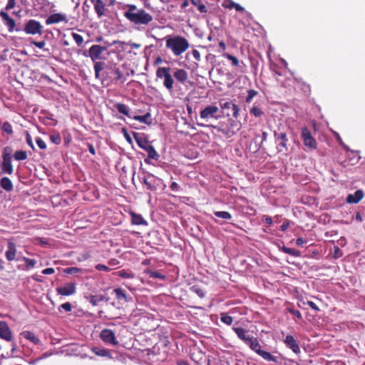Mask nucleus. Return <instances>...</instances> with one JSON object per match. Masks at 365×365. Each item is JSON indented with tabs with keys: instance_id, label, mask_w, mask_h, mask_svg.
I'll use <instances>...</instances> for the list:
<instances>
[{
	"instance_id": "obj_1",
	"label": "nucleus",
	"mask_w": 365,
	"mask_h": 365,
	"mask_svg": "<svg viewBox=\"0 0 365 365\" xmlns=\"http://www.w3.org/2000/svg\"><path fill=\"white\" fill-rule=\"evenodd\" d=\"M128 11L124 13V16L135 24L147 25L153 21V16L144 9H138L135 4H127Z\"/></svg>"
},
{
	"instance_id": "obj_2",
	"label": "nucleus",
	"mask_w": 365,
	"mask_h": 365,
	"mask_svg": "<svg viewBox=\"0 0 365 365\" xmlns=\"http://www.w3.org/2000/svg\"><path fill=\"white\" fill-rule=\"evenodd\" d=\"M190 44L188 41L180 36L168 37L166 38V48L172 51L175 56H179L188 49Z\"/></svg>"
},
{
	"instance_id": "obj_3",
	"label": "nucleus",
	"mask_w": 365,
	"mask_h": 365,
	"mask_svg": "<svg viewBox=\"0 0 365 365\" xmlns=\"http://www.w3.org/2000/svg\"><path fill=\"white\" fill-rule=\"evenodd\" d=\"M241 123L240 121L229 118L226 122L220 123L219 125L213 128L218 132L222 133L227 138L233 137L241 128Z\"/></svg>"
},
{
	"instance_id": "obj_4",
	"label": "nucleus",
	"mask_w": 365,
	"mask_h": 365,
	"mask_svg": "<svg viewBox=\"0 0 365 365\" xmlns=\"http://www.w3.org/2000/svg\"><path fill=\"white\" fill-rule=\"evenodd\" d=\"M170 67H158L156 71V77L163 79V86L169 92H173L174 79L170 73Z\"/></svg>"
},
{
	"instance_id": "obj_5",
	"label": "nucleus",
	"mask_w": 365,
	"mask_h": 365,
	"mask_svg": "<svg viewBox=\"0 0 365 365\" xmlns=\"http://www.w3.org/2000/svg\"><path fill=\"white\" fill-rule=\"evenodd\" d=\"M220 106L222 110V113L227 116L232 115L234 118H237L239 115V107L237 104L232 103V101H220Z\"/></svg>"
},
{
	"instance_id": "obj_6",
	"label": "nucleus",
	"mask_w": 365,
	"mask_h": 365,
	"mask_svg": "<svg viewBox=\"0 0 365 365\" xmlns=\"http://www.w3.org/2000/svg\"><path fill=\"white\" fill-rule=\"evenodd\" d=\"M24 31L30 35H41L43 34V26L35 19H29L24 24Z\"/></svg>"
},
{
	"instance_id": "obj_7",
	"label": "nucleus",
	"mask_w": 365,
	"mask_h": 365,
	"mask_svg": "<svg viewBox=\"0 0 365 365\" xmlns=\"http://www.w3.org/2000/svg\"><path fill=\"white\" fill-rule=\"evenodd\" d=\"M110 74L111 75V78H113V81L116 83H125L127 80V76H128V73L124 72V69L116 66L110 68Z\"/></svg>"
},
{
	"instance_id": "obj_8",
	"label": "nucleus",
	"mask_w": 365,
	"mask_h": 365,
	"mask_svg": "<svg viewBox=\"0 0 365 365\" xmlns=\"http://www.w3.org/2000/svg\"><path fill=\"white\" fill-rule=\"evenodd\" d=\"M302 139L304 145L309 149L315 150L317 148L316 140L312 136L310 130L306 127L302 129Z\"/></svg>"
},
{
	"instance_id": "obj_9",
	"label": "nucleus",
	"mask_w": 365,
	"mask_h": 365,
	"mask_svg": "<svg viewBox=\"0 0 365 365\" xmlns=\"http://www.w3.org/2000/svg\"><path fill=\"white\" fill-rule=\"evenodd\" d=\"M279 152H286L288 150V138L285 132L274 131V133Z\"/></svg>"
},
{
	"instance_id": "obj_10",
	"label": "nucleus",
	"mask_w": 365,
	"mask_h": 365,
	"mask_svg": "<svg viewBox=\"0 0 365 365\" xmlns=\"http://www.w3.org/2000/svg\"><path fill=\"white\" fill-rule=\"evenodd\" d=\"M0 17L4 23V24L8 28L9 32H13L14 31H20L21 29L19 28H16V23L13 18H11L6 11L1 10L0 11Z\"/></svg>"
},
{
	"instance_id": "obj_11",
	"label": "nucleus",
	"mask_w": 365,
	"mask_h": 365,
	"mask_svg": "<svg viewBox=\"0 0 365 365\" xmlns=\"http://www.w3.org/2000/svg\"><path fill=\"white\" fill-rule=\"evenodd\" d=\"M101 339L106 344L117 345L118 341L115 337L114 331L111 329H104L100 333Z\"/></svg>"
},
{
	"instance_id": "obj_12",
	"label": "nucleus",
	"mask_w": 365,
	"mask_h": 365,
	"mask_svg": "<svg viewBox=\"0 0 365 365\" xmlns=\"http://www.w3.org/2000/svg\"><path fill=\"white\" fill-rule=\"evenodd\" d=\"M173 77L176 79V81L181 84H185L188 83L190 86H193L194 83L188 81V73L187 72L182 68H177L173 72Z\"/></svg>"
},
{
	"instance_id": "obj_13",
	"label": "nucleus",
	"mask_w": 365,
	"mask_h": 365,
	"mask_svg": "<svg viewBox=\"0 0 365 365\" xmlns=\"http://www.w3.org/2000/svg\"><path fill=\"white\" fill-rule=\"evenodd\" d=\"M218 110L219 108L216 106H207L200 111V115L202 119L207 120L210 118H215Z\"/></svg>"
},
{
	"instance_id": "obj_14",
	"label": "nucleus",
	"mask_w": 365,
	"mask_h": 365,
	"mask_svg": "<svg viewBox=\"0 0 365 365\" xmlns=\"http://www.w3.org/2000/svg\"><path fill=\"white\" fill-rule=\"evenodd\" d=\"M106 50V47L95 44L89 48L88 55L91 60L95 62L96 61L101 58V55Z\"/></svg>"
},
{
	"instance_id": "obj_15",
	"label": "nucleus",
	"mask_w": 365,
	"mask_h": 365,
	"mask_svg": "<svg viewBox=\"0 0 365 365\" xmlns=\"http://www.w3.org/2000/svg\"><path fill=\"white\" fill-rule=\"evenodd\" d=\"M59 22H68L66 14L61 13H55L48 16L46 19V24L47 25L58 24Z\"/></svg>"
},
{
	"instance_id": "obj_16",
	"label": "nucleus",
	"mask_w": 365,
	"mask_h": 365,
	"mask_svg": "<svg viewBox=\"0 0 365 365\" xmlns=\"http://www.w3.org/2000/svg\"><path fill=\"white\" fill-rule=\"evenodd\" d=\"M286 346L290 349L294 354H298L301 352L299 346L293 336L287 335L284 340Z\"/></svg>"
},
{
	"instance_id": "obj_17",
	"label": "nucleus",
	"mask_w": 365,
	"mask_h": 365,
	"mask_svg": "<svg viewBox=\"0 0 365 365\" xmlns=\"http://www.w3.org/2000/svg\"><path fill=\"white\" fill-rule=\"evenodd\" d=\"M0 337L7 341L12 340L13 336L11 331L5 322H0Z\"/></svg>"
},
{
	"instance_id": "obj_18",
	"label": "nucleus",
	"mask_w": 365,
	"mask_h": 365,
	"mask_svg": "<svg viewBox=\"0 0 365 365\" xmlns=\"http://www.w3.org/2000/svg\"><path fill=\"white\" fill-rule=\"evenodd\" d=\"M293 83L295 89H299L305 94L311 91L310 86L300 78L294 77Z\"/></svg>"
},
{
	"instance_id": "obj_19",
	"label": "nucleus",
	"mask_w": 365,
	"mask_h": 365,
	"mask_svg": "<svg viewBox=\"0 0 365 365\" xmlns=\"http://www.w3.org/2000/svg\"><path fill=\"white\" fill-rule=\"evenodd\" d=\"M76 284L68 283L64 287H58L56 288V292L58 294L62 296H69L76 292Z\"/></svg>"
},
{
	"instance_id": "obj_20",
	"label": "nucleus",
	"mask_w": 365,
	"mask_h": 365,
	"mask_svg": "<svg viewBox=\"0 0 365 365\" xmlns=\"http://www.w3.org/2000/svg\"><path fill=\"white\" fill-rule=\"evenodd\" d=\"M233 331L235 332L239 339L242 340L247 345L250 343L254 337L247 334V331L242 327H233Z\"/></svg>"
},
{
	"instance_id": "obj_21",
	"label": "nucleus",
	"mask_w": 365,
	"mask_h": 365,
	"mask_svg": "<svg viewBox=\"0 0 365 365\" xmlns=\"http://www.w3.org/2000/svg\"><path fill=\"white\" fill-rule=\"evenodd\" d=\"M364 193L363 190H357L356 191L354 192V193L348 195L346 200L348 203L356 204L361 200V199L364 197Z\"/></svg>"
},
{
	"instance_id": "obj_22",
	"label": "nucleus",
	"mask_w": 365,
	"mask_h": 365,
	"mask_svg": "<svg viewBox=\"0 0 365 365\" xmlns=\"http://www.w3.org/2000/svg\"><path fill=\"white\" fill-rule=\"evenodd\" d=\"M8 250H6L5 255L8 261H13L15 259L16 255V244L12 241L8 242Z\"/></svg>"
},
{
	"instance_id": "obj_23",
	"label": "nucleus",
	"mask_w": 365,
	"mask_h": 365,
	"mask_svg": "<svg viewBox=\"0 0 365 365\" xmlns=\"http://www.w3.org/2000/svg\"><path fill=\"white\" fill-rule=\"evenodd\" d=\"M223 56L226 58H227L229 61L232 62V65L235 67H237L239 68L240 71L241 73H244V68L245 67V63L243 61H240L235 56L230 54V53H224Z\"/></svg>"
},
{
	"instance_id": "obj_24",
	"label": "nucleus",
	"mask_w": 365,
	"mask_h": 365,
	"mask_svg": "<svg viewBox=\"0 0 365 365\" xmlns=\"http://www.w3.org/2000/svg\"><path fill=\"white\" fill-rule=\"evenodd\" d=\"M93 4L95 11L98 17L101 18L105 15L106 5L102 0H91Z\"/></svg>"
},
{
	"instance_id": "obj_25",
	"label": "nucleus",
	"mask_w": 365,
	"mask_h": 365,
	"mask_svg": "<svg viewBox=\"0 0 365 365\" xmlns=\"http://www.w3.org/2000/svg\"><path fill=\"white\" fill-rule=\"evenodd\" d=\"M133 135L138 145L142 149L150 143L149 140L144 134L133 132Z\"/></svg>"
},
{
	"instance_id": "obj_26",
	"label": "nucleus",
	"mask_w": 365,
	"mask_h": 365,
	"mask_svg": "<svg viewBox=\"0 0 365 365\" xmlns=\"http://www.w3.org/2000/svg\"><path fill=\"white\" fill-rule=\"evenodd\" d=\"M130 215H131V222L133 225H147L146 221L143 219V217H142L141 215L136 214L133 212H131Z\"/></svg>"
},
{
	"instance_id": "obj_27",
	"label": "nucleus",
	"mask_w": 365,
	"mask_h": 365,
	"mask_svg": "<svg viewBox=\"0 0 365 365\" xmlns=\"http://www.w3.org/2000/svg\"><path fill=\"white\" fill-rule=\"evenodd\" d=\"M21 336L29 340L34 344H37L40 341L39 339L35 335V334L29 331H24L21 332Z\"/></svg>"
},
{
	"instance_id": "obj_28",
	"label": "nucleus",
	"mask_w": 365,
	"mask_h": 365,
	"mask_svg": "<svg viewBox=\"0 0 365 365\" xmlns=\"http://www.w3.org/2000/svg\"><path fill=\"white\" fill-rule=\"evenodd\" d=\"M86 299L93 306H97L100 302H103L105 297L102 294L89 295L86 297Z\"/></svg>"
},
{
	"instance_id": "obj_29",
	"label": "nucleus",
	"mask_w": 365,
	"mask_h": 365,
	"mask_svg": "<svg viewBox=\"0 0 365 365\" xmlns=\"http://www.w3.org/2000/svg\"><path fill=\"white\" fill-rule=\"evenodd\" d=\"M1 169L4 173L8 174V175H11L14 172V168H13L11 161L3 160L2 163L1 165Z\"/></svg>"
},
{
	"instance_id": "obj_30",
	"label": "nucleus",
	"mask_w": 365,
	"mask_h": 365,
	"mask_svg": "<svg viewBox=\"0 0 365 365\" xmlns=\"http://www.w3.org/2000/svg\"><path fill=\"white\" fill-rule=\"evenodd\" d=\"M1 187L7 192L11 191L14 188L11 180L7 177H4L1 180Z\"/></svg>"
},
{
	"instance_id": "obj_31",
	"label": "nucleus",
	"mask_w": 365,
	"mask_h": 365,
	"mask_svg": "<svg viewBox=\"0 0 365 365\" xmlns=\"http://www.w3.org/2000/svg\"><path fill=\"white\" fill-rule=\"evenodd\" d=\"M113 292H115L116 298L118 300L123 299L125 302H129L131 299V298L125 294V290L121 288H116L113 290Z\"/></svg>"
},
{
	"instance_id": "obj_32",
	"label": "nucleus",
	"mask_w": 365,
	"mask_h": 365,
	"mask_svg": "<svg viewBox=\"0 0 365 365\" xmlns=\"http://www.w3.org/2000/svg\"><path fill=\"white\" fill-rule=\"evenodd\" d=\"M145 273L150 277L153 279H165V275L161 274L158 271L153 270L151 269H147L145 270Z\"/></svg>"
},
{
	"instance_id": "obj_33",
	"label": "nucleus",
	"mask_w": 365,
	"mask_h": 365,
	"mask_svg": "<svg viewBox=\"0 0 365 365\" xmlns=\"http://www.w3.org/2000/svg\"><path fill=\"white\" fill-rule=\"evenodd\" d=\"M279 249L280 251H282L284 253L289 254V255L296 257L302 256V253L300 251L293 249V248H289V247H287L285 246H282V247H279Z\"/></svg>"
},
{
	"instance_id": "obj_34",
	"label": "nucleus",
	"mask_w": 365,
	"mask_h": 365,
	"mask_svg": "<svg viewBox=\"0 0 365 365\" xmlns=\"http://www.w3.org/2000/svg\"><path fill=\"white\" fill-rule=\"evenodd\" d=\"M92 351L97 356L112 358L110 351L106 349H101L98 347L92 348Z\"/></svg>"
},
{
	"instance_id": "obj_35",
	"label": "nucleus",
	"mask_w": 365,
	"mask_h": 365,
	"mask_svg": "<svg viewBox=\"0 0 365 365\" xmlns=\"http://www.w3.org/2000/svg\"><path fill=\"white\" fill-rule=\"evenodd\" d=\"M159 158L160 155L157 153L155 148L153 147L148 152V158H145L144 160L146 164H150V159L158 160Z\"/></svg>"
},
{
	"instance_id": "obj_36",
	"label": "nucleus",
	"mask_w": 365,
	"mask_h": 365,
	"mask_svg": "<svg viewBox=\"0 0 365 365\" xmlns=\"http://www.w3.org/2000/svg\"><path fill=\"white\" fill-rule=\"evenodd\" d=\"M151 115L150 113H146L143 115H134L133 118L135 120H138L142 123H145L147 125L151 124V120H149L150 119Z\"/></svg>"
},
{
	"instance_id": "obj_37",
	"label": "nucleus",
	"mask_w": 365,
	"mask_h": 365,
	"mask_svg": "<svg viewBox=\"0 0 365 365\" xmlns=\"http://www.w3.org/2000/svg\"><path fill=\"white\" fill-rule=\"evenodd\" d=\"M249 347L255 351L257 354H259V352L262 351L261 349V345L259 344L258 340L257 338L253 337L252 340L248 344Z\"/></svg>"
},
{
	"instance_id": "obj_38",
	"label": "nucleus",
	"mask_w": 365,
	"mask_h": 365,
	"mask_svg": "<svg viewBox=\"0 0 365 365\" xmlns=\"http://www.w3.org/2000/svg\"><path fill=\"white\" fill-rule=\"evenodd\" d=\"M250 112L256 118H260L264 114L262 108L259 105L256 104H254V106L251 108Z\"/></svg>"
},
{
	"instance_id": "obj_39",
	"label": "nucleus",
	"mask_w": 365,
	"mask_h": 365,
	"mask_svg": "<svg viewBox=\"0 0 365 365\" xmlns=\"http://www.w3.org/2000/svg\"><path fill=\"white\" fill-rule=\"evenodd\" d=\"M115 107L120 113H122L128 117H130L129 114V108L125 104L117 103L115 104Z\"/></svg>"
},
{
	"instance_id": "obj_40",
	"label": "nucleus",
	"mask_w": 365,
	"mask_h": 365,
	"mask_svg": "<svg viewBox=\"0 0 365 365\" xmlns=\"http://www.w3.org/2000/svg\"><path fill=\"white\" fill-rule=\"evenodd\" d=\"M259 355L262 356L264 360H267L268 361L277 362V357L273 356L272 354H271V353L268 351H262L259 352Z\"/></svg>"
},
{
	"instance_id": "obj_41",
	"label": "nucleus",
	"mask_w": 365,
	"mask_h": 365,
	"mask_svg": "<svg viewBox=\"0 0 365 365\" xmlns=\"http://www.w3.org/2000/svg\"><path fill=\"white\" fill-rule=\"evenodd\" d=\"M105 63L102 61H95L94 63V71L95 76L96 78H100V73L104 68Z\"/></svg>"
},
{
	"instance_id": "obj_42",
	"label": "nucleus",
	"mask_w": 365,
	"mask_h": 365,
	"mask_svg": "<svg viewBox=\"0 0 365 365\" xmlns=\"http://www.w3.org/2000/svg\"><path fill=\"white\" fill-rule=\"evenodd\" d=\"M152 178H154L153 175H149L148 177L143 178V183L146 185L147 189L149 190H155V187L153 185Z\"/></svg>"
},
{
	"instance_id": "obj_43",
	"label": "nucleus",
	"mask_w": 365,
	"mask_h": 365,
	"mask_svg": "<svg viewBox=\"0 0 365 365\" xmlns=\"http://www.w3.org/2000/svg\"><path fill=\"white\" fill-rule=\"evenodd\" d=\"M190 290L192 292H194L196 294H197L198 297H200V298H204L205 296L204 289L202 287H200V286H199L197 284L192 286L190 287Z\"/></svg>"
},
{
	"instance_id": "obj_44",
	"label": "nucleus",
	"mask_w": 365,
	"mask_h": 365,
	"mask_svg": "<svg viewBox=\"0 0 365 365\" xmlns=\"http://www.w3.org/2000/svg\"><path fill=\"white\" fill-rule=\"evenodd\" d=\"M11 153H12V149L11 147L7 146V147L4 148L3 153H2L3 160L11 161V159H12Z\"/></svg>"
},
{
	"instance_id": "obj_45",
	"label": "nucleus",
	"mask_w": 365,
	"mask_h": 365,
	"mask_svg": "<svg viewBox=\"0 0 365 365\" xmlns=\"http://www.w3.org/2000/svg\"><path fill=\"white\" fill-rule=\"evenodd\" d=\"M1 129L9 135H12L14 133L12 125L8 121H6L2 124Z\"/></svg>"
},
{
	"instance_id": "obj_46",
	"label": "nucleus",
	"mask_w": 365,
	"mask_h": 365,
	"mask_svg": "<svg viewBox=\"0 0 365 365\" xmlns=\"http://www.w3.org/2000/svg\"><path fill=\"white\" fill-rule=\"evenodd\" d=\"M14 157L16 160H24L27 158V153L24 150H18L14 153Z\"/></svg>"
},
{
	"instance_id": "obj_47",
	"label": "nucleus",
	"mask_w": 365,
	"mask_h": 365,
	"mask_svg": "<svg viewBox=\"0 0 365 365\" xmlns=\"http://www.w3.org/2000/svg\"><path fill=\"white\" fill-rule=\"evenodd\" d=\"M257 94H258V91H257L255 90H253V89L248 90L247 95L245 98V102L247 103H250L252 101V98L254 97H255Z\"/></svg>"
},
{
	"instance_id": "obj_48",
	"label": "nucleus",
	"mask_w": 365,
	"mask_h": 365,
	"mask_svg": "<svg viewBox=\"0 0 365 365\" xmlns=\"http://www.w3.org/2000/svg\"><path fill=\"white\" fill-rule=\"evenodd\" d=\"M117 274H118V276H119L122 278H124V279L133 278L134 277L132 272L125 270V269L118 271L117 272Z\"/></svg>"
},
{
	"instance_id": "obj_49",
	"label": "nucleus",
	"mask_w": 365,
	"mask_h": 365,
	"mask_svg": "<svg viewBox=\"0 0 365 365\" xmlns=\"http://www.w3.org/2000/svg\"><path fill=\"white\" fill-rule=\"evenodd\" d=\"M215 215L217 217L224 219V220H229L231 218V215L226 211H217L215 212Z\"/></svg>"
},
{
	"instance_id": "obj_50",
	"label": "nucleus",
	"mask_w": 365,
	"mask_h": 365,
	"mask_svg": "<svg viewBox=\"0 0 365 365\" xmlns=\"http://www.w3.org/2000/svg\"><path fill=\"white\" fill-rule=\"evenodd\" d=\"M220 320L227 325H231L233 322L232 317L225 313L221 314Z\"/></svg>"
},
{
	"instance_id": "obj_51",
	"label": "nucleus",
	"mask_w": 365,
	"mask_h": 365,
	"mask_svg": "<svg viewBox=\"0 0 365 365\" xmlns=\"http://www.w3.org/2000/svg\"><path fill=\"white\" fill-rule=\"evenodd\" d=\"M23 260L25 262L26 268L28 269L34 267L36 264V260L34 259H30L24 257H23Z\"/></svg>"
},
{
	"instance_id": "obj_52",
	"label": "nucleus",
	"mask_w": 365,
	"mask_h": 365,
	"mask_svg": "<svg viewBox=\"0 0 365 365\" xmlns=\"http://www.w3.org/2000/svg\"><path fill=\"white\" fill-rule=\"evenodd\" d=\"M71 36L78 46H82L83 43V38L82 36L76 33H72Z\"/></svg>"
},
{
	"instance_id": "obj_53",
	"label": "nucleus",
	"mask_w": 365,
	"mask_h": 365,
	"mask_svg": "<svg viewBox=\"0 0 365 365\" xmlns=\"http://www.w3.org/2000/svg\"><path fill=\"white\" fill-rule=\"evenodd\" d=\"M191 4L196 6L200 13L207 12L206 6L203 4H201L200 0H195V3Z\"/></svg>"
},
{
	"instance_id": "obj_54",
	"label": "nucleus",
	"mask_w": 365,
	"mask_h": 365,
	"mask_svg": "<svg viewBox=\"0 0 365 365\" xmlns=\"http://www.w3.org/2000/svg\"><path fill=\"white\" fill-rule=\"evenodd\" d=\"M50 140L52 143L59 145L61 142V135L58 133H53L50 135Z\"/></svg>"
},
{
	"instance_id": "obj_55",
	"label": "nucleus",
	"mask_w": 365,
	"mask_h": 365,
	"mask_svg": "<svg viewBox=\"0 0 365 365\" xmlns=\"http://www.w3.org/2000/svg\"><path fill=\"white\" fill-rule=\"evenodd\" d=\"M81 272V269L80 268L75 267H68L63 270L64 273L68 274H76V273H78Z\"/></svg>"
},
{
	"instance_id": "obj_56",
	"label": "nucleus",
	"mask_w": 365,
	"mask_h": 365,
	"mask_svg": "<svg viewBox=\"0 0 365 365\" xmlns=\"http://www.w3.org/2000/svg\"><path fill=\"white\" fill-rule=\"evenodd\" d=\"M342 255H343V252L341 251V250L340 248H339L338 247L335 246L334 247L333 257L334 259H338V258L342 257Z\"/></svg>"
},
{
	"instance_id": "obj_57",
	"label": "nucleus",
	"mask_w": 365,
	"mask_h": 365,
	"mask_svg": "<svg viewBox=\"0 0 365 365\" xmlns=\"http://www.w3.org/2000/svg\"><path fill=\"white\" fill-rule=\"evenodd\" d=\"M62 309L65 310L66 312H71L72 309V305L70 302H66L62 304L59 307L58 310L61 311Z\"/></svg>"
},
{
	"instance_id": "obj_58",
	"label": "nucleus",
	"mask_w": 365,
	"mask_h": 365,
	"mask_svg": "<svg viewBox=\"0 0 365 365\" xmlns=\"http://www.w3.org/2000/svg\"><path fill=\"white\" fill-rule=\"evenodd\" d=\"M287 310L289 313L292 314H293V315H294L296 317H297L299 319H302V314H301V313H300V312H299V311L296 310V309H294V308H292V307H288V308L287 309Z\"/></svg>"
},
{
	"instance_id": "obj_59",
	"label": "nucleus",
	"mask_w": 365,
	"mask_h": 365,
	"mask_svg": "<svg viewBox=\"0 0 365 365\" xmlns=\"http://www.w3.org/2000/svg\"><path fill=\"white\" fill-rule=\"evenodd\" d=\"M16 3V0H8L7 4L5 6L4 11H9L15 7Z\"/></svg>"
},
{
	"instance_id": "obj_60",
	"label": "nucleus",
	"mask_w": 365,
	"mask_h": 365,
	"mask_svg": "<svg viewBox=\"0 0 365 365\" xmlns=\"http://www.w3.org/2000/svg\"><path fill=\"white\" fill-rule=\"evenodd\" d=\"M36 144L38 145V146L42 149V150H44L46 148V143L41 138H37L36 139Z\"/></svg>"
},
{
	"instance_id": "obj_61",
	"label": "nucleus",
	"mask_w": 365,
	"mask_h": 365,
	"mask_svg": "<svg viewBox=\"0 0 365 365\" xmlns=\"http://www.w3.org/2000/svg\"><path fill=\"white\" fill-rule=\"evenodd\" d=\"M123 134V136L125 137V140H127V142H128L129 143H132V138H130L127 129L125 128H123L122 130H121Z\"/></svg>"
},
{
	"instance_id": "obj_62",
	"label": "nucleus",
	"mask_w": 365,
	"mask_h": 365,
	"mask_svg": "<svg viewBox=\"0 0 365 365\" xmlns=\"http://www.w3.org/2000/svg\"><path fill=\"white\" fill-rule=\"evenodd\" d=\"M34 241L36 242V244L41 245L42 246L48 245L47 240L43 239V238L36 237L34 239Z\"/></svg>"
},
{
	"instance_id": "obj_63",
	"label": "nucleus",
	"mask_w": 365,
	"mask_h": 365,
	"mask_svg": "<svg viewBox=\"0 0 365 365\" xmlns=\"http://www.w3.org/2000/svg\"><path fill=\"white\" fill-rule=\"evenodd\" d=\"M26 141L27 144L33 149L34 150V145L32 141L31 135L27 132L26 135Z\"/></svg>"
},
{
	"instance_id": "obj_64",
	"label": "nucleus",
	"mask_w": 365,
	"mask_h": 365,
	"mask_svg": "<svg viewBox=\"0 0 365 365\" xmlns=\"http://www.w3.org/2000/svg\"><path fill=\"white\" fill-rule=\"evenodd\" d=\"M235 4V2L231 1V0H229V1H225L222 4V6L225 7V8H227V9H232L234 8V5Z\"/></svg>"
}]
</instances>
